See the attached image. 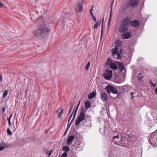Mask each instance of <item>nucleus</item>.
Instances as JSON below:
<instances>
[{"mask_svg": "<svg viewBox=\"0 0 157 157\" xmlns=\"http://www.w3.org/2000/svg\"><path fill=\"white\" fill-rule=\"evenodd\" d=\"M50 32V29L44 25L42 24L38 26L37 29L33 32V34L34 36L40 38L45 36Z\"/></svg>", "mask_w": 157, "mask_h": 157, "instance_id": "f257e3e1", "label": "nucleus"}, {"mask_svg": "<svg viewBox=\"0 0 157 157\" xmlns=\"http://www.w3.org/2000/svg\"><path fill=\"white\" fill-rule=\"evenodd\" d=\"M50 32V29L44 25L42 24L38 26L37 29L33 32V34L34 36L40 38L45 36Z\"/></svg>", "mask_w": 157, "mask_h": 157, "instance_id": "f03ea898", "label": "nucleus"}, {"mask_svg": "<svg viewBox=\"0 0 157 157\" xmlns=\"http://www.w3.org/2000/svg\"><path fill=\"white\" fill-rule=\"evenodd\" d=\"M128 17L123 19L118 28V31L121 33L128 31L129 28Z\"/></svg>", "mask_w": 157, "mask_h": 157, "instance_id": "7ed1b4c3", "label": "nucleus"}, {"mask_svg": "<svg viewBox=\"0 0 157 157\" xmlns=\"http://www.w3.org/2000/svg\"><path fill=\"white\" fill-rule=\"evenodd\" d=\"M119 48L117 47H115L114 48L112 49V53L113 58L115 59H118L122 57L123 56L122 55L123 52V51L121 49L119 51Z\"/></svg>", "mask_w": 157, "mask_h": 157, "instance_id": "20e7f679", "label": "nucleus"}, {"mask_svg": "<svg viewBox=\"0 0 157 157\" xmlns=\"http://www.w3.org/2000/svg\"><path fill=\"white\" fill-rule=\"evenodd\" d=\"M80 102V101H79L76 109L75 107L74 108L72 113H71V114L70 116L68 121V124L67 125V127H68V128H70L72 123L75 120L76 114L77 112L78 109V108L79 106Z\"/></svg>", "mask_w": 157, "mask_h": 157, "instance_id": "39448f33", "label": "nucleus"}, {"mask_svg": "<svg viewBox=\"0 0 157 157\" xmlns=\"http://www.w3.org/2000/svg\"><path fill=\"white\" fill-rule=\"evenodd\" d=\"M85 114L84 112V109H82L81 110L79 115L76 120L75 125L77 126L81 122L83 121H84V124L85 125V123L87 122V120L85 119Z\"/></svg>", "mask_w": 157, "mask_h": 157, "instance_id": "423d86ee", "label": "nucleus"}, {"mask_svg": "<svg viewBox=\"0 0 157 157\" xmlns=\"http://www.w3.org/2000/svg\"><path fill=\"white\" fill-rule=\"evenodd\" d=\"M84 3L83 0H80L79 1L75 4V9L77 13L82 12L83 9V5Z\"/></svg>", "mask_w": 157, "mask_h": 157, "instance_id": "0eeeda50", "label": "nucleus"}, {"mask_svg": "<svg viewBox=\"0 0 157 157\" xmlns=\"http://www.w3.org/2000/svg\"><path fill=\"white\" fill-rule=\"evenodd\" d=\"M105 89L106 90L107 92L109 94L112 93L114 94H117L118 91L117 89L110 85L108 84L105 88Z\"/></svg>", "mask_w": 157, "mask_h": 157, "instance_id": "6e6552de", "label": "nucleus"}, {"mask_svg": "<svg viewBox=\"0 0 157 157\" xmlns=\"http://www.w3.org/2000/svg\"><path fill=\"white\" fill-rule=\"evenodd\" d=\"M128 24L130 25L134 28H136L140 26V23L139 21L137 20L130 21L129 18L128 17Z\"/></svg>", "mask_w": 157, "mask_h": 157, "instance_id": "1a4fd4ad", "label": "nucleus"}, {"mask_svg": "<svg viewBox=\"0 0 157 157\" xmlns=\"http://www.w3.org/2000/svg\"><path fill=\"white\" fill-rule=\"evenodd\" d=\"M112 72L111 70H106L105 73L103 75L104 78L107 80L110 79L112 77Z\"/></svg>", "mask_w": 157, "mask_h": 157, "instance_id": "9d476101", "label": "nucleus"}, {"mask_svg": "<svg viewBox=\"0 0 157 157\" xmlns=\"http://www.w3.org/2000/svg\"><path fill=\"white\" fill-rule=\"evenodd\" d=\"M113 142L117 145L120 146H123L124 145V143H122V140H119V136L118 135L113 136Z\"/></svg>", "mask_w": 157, "mask_h": 157, "instance_id": "9b49d317", "label": "nucleus"}, {"mask_svg": "<svg viewBox=\"0 0 157 157\" xmlns=\"http://www.w3.org/2000/svg\"><path fill=\"white\" fill-rule=\"evenodd\" d=\"M139 2L140 0H130L129 5L132 7H135L138 6Z\"/></svg>", "mask_w": 157, "mask_h": 157, "instance_id": "f8f14e48", "label": "nucleus"}, {"mask_svg": "<svg viewBox=\"0 0 157 157\" xmlns=\"http://www.w3.org/2000/svg\"><path fill=\"white\" fill-rule=\"evenodd\" d=\"M117 63H118L119 68L121 70V71L124 74H125L126 71L125 69L123 63H122L118 62H117Z\"/></svg>", "mask_w": 157, "mask_h": 157, "instance_id": "ddd939ff", "label": "nucleus"}, {"mask_svg": "<svg viewBox=\"0 0 157 157\" xmlns=\"http://www.w3.org/2000/svg\"><path fill=\"white\" fill-rule=\"evenodd\" d=\"M144 75L141 72L139 73L137 75V78H138V81H140L141 83L144 82V80L143 79L144 78Z\"/></svg>", "mask_w": 157, "mask_h": 157, "instance_id": "4468645a", "label": "nucleus"}, {"mask_svg": "<svg viewBox=\"0 0 157 157\" xmlns=\"http://www.w3.org/2000/svg\"><path fill=\"white\" fill-rule=\"evenodd\" d=\"M121 36L122 38L124 39H128L130 38L131 33L130 32H128L126 31L125 33H122Z\"/></svg>", "mask_w": 157, "mask_h": 157, "instance_id": "2eb2a0df", "label": "nucleus"}, {"mask_svg": "<svg viewBox=\"0 0 157 157\" xmlns=\"http://www.w3.org/2000/svg\"><path fill=\"white\" fill-rule=\"evenodd\" d=\"M75 136L73 135L69 136L67 138V144L69 145H70L74 139Z\"/></svg>", "mask_w": 157, "mask_h": 157, "instance_id": "dca6fc26", "label": "nucleus"}, {"mask_svg": "<svg viewBox=\"0 0 157 157\" xmlns=\"http://www.w3.org/2000/svg\"><path fill=\"white\" fill-rule=\"evenodd\" d=\"M100 97L101 100L103 101H105L108 99V96L106 93L101 94Z\"/></svg>", "mask_w": 157, "mask_h": 157, "instance_id": "f3484780", "label": "nucleus"}, {"mask_svg": "<svg viewBox=\"0 0 157 157\" xmlns=\"http://www.w3.org/2000/svg\"><path fill=\"white\" fill-rule=\"evenodd\" d=\"M116 61H114V62H113L112 63H110V68L114 70H117L118 68L117 64L116 63V62H117Z\"/></svg>", "mask_w": 157, "mask_h": 157, "instance_id": "a211bd4d", "label": "nucleus"}, {"mask_svg": "<svg viewBox=\"0 0 157 157\" xmlns=\"http://www.w3.org/2000/svg\"><path fill=\"white\" fill-rule=\"evenodd\" d=\"M91 103V101L87 100L86 101L84 104V106L86 109H87L88 108L90 107Z\"/></svg>", "mask_w": 157, "mask_h": 157, "instance_id": "6ab92c4d", "label": "nucleus"}, {"mask_svg": "<svg viewBox=\"0 0 157 157\" xmlns=\"http://www.w3.org/2000/svg\"><path fill=\"white\" fill-rule=\"evenodd\" d=\"M96 94V93L95 91H93L90 94L88 95V98L89 99L91 100L94 98L95 97Z\"/></svg>", "mask_w": 157, "mask_h": 157, "instance_id": "aec40b11", "label": "nucleus"}, {"mask_svg": "<svg viewBox=\"0 0 157 157\" xmlns=\"http://www.w3.org/2000/svg\"><path fill=\"white\" fill-rule=\"evenodd\" d=\"M0 146H1L3 147L4 148H7L9 147H10V144H6L3 140L1 142L0 144Z\"/></svg>", "mask_w": 157, "mask_h": 157, "instance_id": "412c9836", "label": "nucleus"}, {"mask_svg": "<svg viewBox=\"0 0 157 157\" xmlns=\"http://www.w3.org/2000/svg\"><path fill=\"white\" fill-rule=\"evenodd\" d=\"M62 150L64 151V152L67 153L69 152L70 149L68 146H65L63 147Z\"/></svg>", "mask_w": 157, "mask_h": 157, "instance_id": "4be33fe9", "label": "nucleus"}, {"mask_svg": "<svg viewBox=\"0 0 157 157\" xmlns=\"http://www.w3.org/2000/svg\"><path fill=\"white\" fill-rule=\"evenodd\" d=\"M43 150L46 154H48L49 155H51L53 151L52 150L49 151L45 148H43Z\"/></svg>", "mask_w": 157, "mask_h": 157, "instance_id": "5701e85b", "label": "nucleus"}, {"mask_svg": "<svg viewBox=\"0 0 157 157\" xmlns=\"http://www.w3.org/2000/svg\"><path fill=\"white\" fill-rule=\"evenodd\" d=\"M101 21V20L100 19L99 20L97 21L95 24L94 25L93 28L94 29L97 28L100 25Z\"/></svg>", "mask_w": 157, "mask_h": 157, "instance_id": "b1692460", "label": "nucleus"}, {"mask_svg": "<svg viewBox=\"0 0 157 157\" xmlns=\"http://www.w3.org/2000/svg\"><path fill=\"white\" fill-rule=\"evenodd\" d=\"M114 43L117 47H120L122 46V42L119 40H117Z\"/></svg>", "mask_w": 157, "mask_h": 157, "instance_id": "393cba45", "label": "nucleus"}, {"mask_svg": "<svg viewBox=\"0 0 157 157\" xmlns=\"http://www.w3.org/2000/svg\"><path fill=\"white\" fill-rule=\"evenodd\" d=\"M113 62L112 60L109 58L107 59V61L106 63V64L107 65H110L111 63Z\"/></svg>", "mask_w": 157, "mask_h": 157, "instance_id": "a878e982", "label": "nucleus"}, {"mask_svg": "<svg viewBox=\"0 0 157 157\" xmlns=\"http://www.w3.org/2000/svg\"><path fill=\"white\" fill-rule=\"evenodd\" d=\"M43 17H42V16H41V17H40L38 18H37L36 19V23H42L43 21Z\"/></svg>", "mask_w": 157, "mask_h": 157, "instance_id": "bb28decb", "label": "nucleus"}, {"mask_svg": "<svg viewBox=\"0 0 157 157\" xmlns=\"http://www.w3.org/2000/svg\"><path fill=\"white\" fill-rule=\"evenodd\" d=\"M90 65V61L88 62L87 64L86 65V66L85 67V69L86 71L88 70L89 67Z\"/></svg>", "mask_w": 157, "mask_h": 157, "instance_id": "cd10ccee", "label": "nucleus"}, {"mask_svg": "<svg viewBox=\"0 0 157 157\" xmlns=\"http://www.w3.org/2000/svg\"><path fill=\"white\" fill-rule=\"evenodd\" d=\"M73 104L72 103H70V106L69 110L68 111V113H67V115H69L71 113L72 108L73 107Z\"/></svg>", "mask_w": 157, "mask_h": 157, "instance_id": "c85d7f7f", "label": "nucleus"}, {"mask_svg": "<svg viewBox=\"0 0 157 157\" xmlns=\"http://www.w3.org/2000/svg\"><path fill=\"white\" fill-rule=\"evenodd\" d=\"M63 109H60V111L58 113V116L59 118H60L63 112Z\"/></svg>", "mask_w": 157, "mask_h": 157, "instance_id": "c756f323", "label": "nucleus"}, {"mask_svg": "<svg viewBox=\"0 0 157 157\" xmlns=\"http://www.w3.org/2000/svg\"><path fill=\"white\" fill-rule=\"evenodd\" d=\"M111 8H112L113 7V5H112V4H111ZM112 8L111 9V10L110 11V15H109V20L111 21V19L112 17Z\"/></svg>", "mask_w": 157, "mask_h": 157, "instance_id": "7c9ffc66", "label": "nucleus"}, {"mask_svg": "<svg viewBox=\"0 0 157 157\" xmlns=\"http://www.w3.org/2000/svg\"><path fill=\"white\" fill-rule=\"evenodd\" d=\"M8 91L7 90H6L4 93H3V98H5L7 95Z\"/></svg>", "mask_w": 157, "mask_h": 157, "instance_id": "2f4dec72", "label": "nucleus"}, {"mask_svg": "<svg viewBox=\"0 0 157 157\" xmlns=\"http://www.w3.org/2000/svg\"><path fill=\"white\" fill-rule=\"evenodd\" d=\"M7 133L8 135H11L12 134L11 131L10 130L9 128H8L7 130Z\"/></svg>", "mask_w": 157, "mask_h": 157, "instance_id": "473e14b6", "label": "nucleus"}, {"mask_svg": "<svg viewBox=\"0 0 157 157\" xmlns=\"http://www.w3.org/2000/svg\"><path fill=\"white\" fill-rule=\"evenodd\" d=\"M103 21H104V18H103V19H102V25H101V38L102 37V34L103 31Z\"/></svg>", "mask_w": 157, "mask_h": 157, "instance_id": "72a5a7b5", "label": "nucleus"}, {"mask_svg": "<svg viewBox=\"0 0 157 157\" xmlns=\"http://www.w3.org/2000/svg\"><path fill=\"white\" fill-rule=\"evenodd\" d=\"M61 157H67V153L64 152L61 156Z\"/></svg>", "mask_w": 157, "mask_h": 157, "instance_id": "f704fd0d", "label": "nucleus"}, {"mask_svg": "<svg viewBox=\"0 0 157 157\" xmlns=\"http://www.w3.org/2000/svg\"><path fill=\"white\" fill-rule=\"evenodd\" d=\"M110 21L109 20L108 22V24H107V30H109V25H110Z\"/></svg>", "mask_w": 157, "mask_h": 157, "instance_id": "c9c22d12", "label": "nucleus"}, {"mask_svg": "<svg viewBox=\"0 0 157 157\" xmlns=\"http://www.w3.org/2000/svg\"><path fill=\"white\" fill-rule=\"evenodd\" d=\"M12 114H11V115H10V117H9L7 118V120L8 122H10V119H11V117H12Z\"/></svg>", "mask_w": 157, "mask_h": 157, "instance_id": "e433bc0d", "label": "nucleus"}, {"mask_svg": "<svg viewBox=\"0 0 157 157\" xmlns=\"http://www.w3.org/2000/svg\"><path fill=\"white\" fill-rule=\"evenodd\" d=\"M4 4L0 2V7L2 8L4 6Z\"/></svg>", "mask_w": 157, "mask_h": 157, "instance_id": "4c0bfd02", "label": "nucleus"}, {"mask_svg": "<svg viewBox=\"0 0 157 157\" xmlns=\"http://www.w3.org/2000/svg\"><path fill=\"white\" fill-rule=\"evenodd\" d=\"M135 93H133V92H131L130 93V95L132 96V98H135V97L133 96V94H134Z\"/></svg>", "mask_w": 157, "mask_h": 157, "instance_id": "58836bf2", "label": "nucleus"}, {"mask_svg": "<svg viewBox=\"0 0 157 157\" xmlns=\"http://www.w3.org/2000/svg\"><path fill=\"white\" fill-rule=\"evenodd\" d=\"M2 110L3 113L5 112V108L4 106H2Z\"/></svg>", "mask_w": 157, "mask_h": 157, "instance_id": "ea45409f", "label": "nucleus"}, {"mask_svg": "<svg viewBox=\"0 0 157 157\" xmlns=\"http://www.w3.org/2000/svg\"><path fill=\"white\" fill-rule=\"evenodd\" d=\"M68 128H68V127H67V129H66V131H65V132H64V134L63 136H65L66 135V134L67 132Z\"/></svg>", "mask_w": 157, "mask_h": 157, "instance_id": "a19ab883", "label": "nucleus"}, {"mask_svg": "<svg viewBox=\"0 0 157 157\" xmlns=\"http://www.w3.org/2000/svg\"><path fill=\"white\" fill-rule=\"evenodd\" d=\"M92 19L94 21H97V20L96 18L94 16H93L92 17Z\"/></svg>", "mask_w": 157, "mask_h": 157, "instance_id": "79ce46f5", "label": "nucleus"}, {"mask_svg": "<svg viewBox=\"0 0 157 157\" xmlns=\"http://www.w3.org/2000/svg\"><path fill=\"white\" fill-rule=\"evenodd\" d=\"M150 85L151 86H155L156 84H154L152 82L150 84Z\"/></svg>", "mask_w": 157, "mask_h": 157, "instance_id": "37998d69", "label": "nucleus"}, {"mask_svg": "<svg viewBox=\"0 0 157 157\" xmlns=\"http://www.w3.org/2000/svg\"><path fill=\"white\" fill-rule=\"evenodd\" d=\"M94 6H92L91 7V9H90V12H91L92 11V10H93V8L94 7Z\"/></svg>", "mask_w": 157, "mask_h": 157, "instance_id": "c03bdc74", "label": "nucleus"}, {"mask_svg": "<svg viewBox=\"0 0 157 157\" xmlns=\"http://www.w3.org/2000/svg\"><path fill=\"white\" fill-rule=\"evenodd\" d=\"M4 149V147L1 146H0V151H2Z\"/></svg>", "mask_w": 157, "mask_h": 157, "instance_id": "a18cd8bd", "label": "nucleus"}, {"mask_svg": "<svg viewBox=\"0 0 157 157\" xmlns=\"http://www.w3.org/2000/svg\"><path fill=\"white\" fill-rule=\"evenodd\" d=\"M90 15H91V16H92V17L93 16H94L92 12H90Z\"/></svg>", "mask_w": 157, "mask_h": 157, "instance_id": "49530a36", "label": "nucleus"}, {"mask_svg": "<svg viewBox=\"0 0 157 157\" xmlns=\"http://www.w3.org/2000/svg\"><path fill=\"white\" fill-rule=\"evenodd\" d=\"M0 81L1 82L2 81V77L1 76H0Z\"/></svg>", "mask_w": 157, "mask_h": 157, "instance_id": "de8ad7c7", "label": "nucleus"}, {"mask_svg": "<svg viewBox=\"0 0 157 157\" xmlns=\"http://www.w3.org/2000/svg\"><path fill=\"white\" fill-rule=\"evenodd\" d=\"M155 92L156 94H157V87L155 89Z\"/></svg>", "mask_w": 157, "mask_h": 157, "instance_id": "09e8293b", "label": "nucleus"}, {"mask_svg": "<svg viewBox=\"0 0 157 157\" xmlns=\"http://www.w3.org/2000/svg\"><path fill=\"white\" fill-rule=\"evenodd\" d=\"M8 124H9V125L10 126L11 125V122H8Z\"/></svg>", "mask_w": 157, "mask_h": 157, "instance_id": "8fccbe9b", "label": "nucleus"}, {"mask_svg": "<svg viewBox=\"0 0 157 157\" xmlns=\"http://www.w3.org/2000/svg\"><path fill=\"white\" fill-rule=\"evenodd\" d=\"M149 82L150 83V84H151V83H152V81L150 79L149 80Z\"/></svg>", "mask_w": 157, "mask_h": 157, "instance_id": "3c124183", "label": "nucleus"}, {"mask_svg": "<svg viewBox=\"0 0 157 157\" xmlns=\"http://www.w3.org/2000/svg\"><path fill=\"white\" fill-rule=\"evenodd\" d=\"M89 124H89H89H90V120H89Z\"/></svg>", "mask_w": 157, "mask_h": 157, "instance_id": "603ef678", "label": "nucleus"}, {"mask_svg": "<svg viewBox=\"0 0 157 157\" xmlns=\"http://www.w3.org/2000/svg\"><path fill=\"white\" fill-rule=\"evenodd\" d=\"M116 140H118V139H115Z\"/></svg>", "mask_w": 157, "mask_h": 157, "instance_id": "864d4df0", "label": "nucleus"}, {"mask_svg": "<svg viewBox=\"0 0 157 157\" xmlns=\"http://www.w3.org/2000/svg\"><path fill=\"white\" fill-rule=\"evenodd\" d=\"M50 155H48V157H51Z\"/></svg>", "mask_w": 157, "mask_h": 157, "instance_id": "5fc2aeb1", "label": "nucleus"}, {"mask_svg": "<svg viewBox=\"0 0 157 157\" xmlns=\"http://www.w3.org/2000/svg\"><path fill=\"white\" fill-rule=\"evenodd\" d=\"M58 110H57V111H56V112H58Z\"/></svg>", "mask_w": 157, "mask_h": 157, "instance_id": "6e6d98bb", "label": "nucleus"}, {"mask_svg": "<svg viewBox=\"0 0 157 157\" xmlns=\"http://www.w3.org/2000/svg\"><path fill=\"white\" fill-rule=\"evenodd\" d=\"M86 126H88L89 125H87V124H86Z\"/></svg>", "mask_w": 157, "mask_h": 157, "instance_id": "4d7b16f0", "label": "nucleus"}, {"mask_svg": "<svg viewBox=\"0 0 157 157\" xmlns=\"http://www.w3.org/2000/svg\"><path fill=\"white\" fill-rule=\"evenodd\" d=\"M89 118H90V117H89Z\"/></svg>", "mask_w": 157, "mask_h": 157, "instance_id": "13d9d810", "label": "nucleus"}]
</instances>
